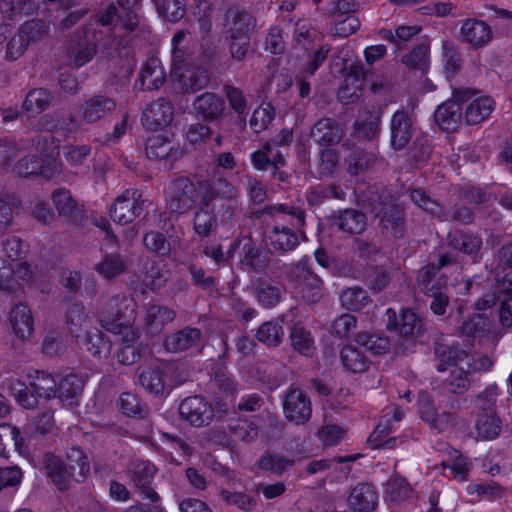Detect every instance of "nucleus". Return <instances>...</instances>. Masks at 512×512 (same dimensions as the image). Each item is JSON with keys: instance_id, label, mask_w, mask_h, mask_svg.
<instances>
[{"instance_id": "1", "label": "nucleus", "mask_w": 512, "mask_h": 512, "mask_svg": "<svg viewBox=\"0 0 512 512\" xmlns=\"http://www.w3.org/2000/svg\"><path fill=\"white\" fill-rule=\"evenodd\" d=\"M437 355L441 362L438 366V370H449L452 378V391L456 393H460L461 390L467 386V374L470 371H487L493 365L492 360L488 357H481L475 361L470 355L464 352L449 349L447 353V360L449 363L445 366L444 362L446 360V352L438 349Z\"/></svg>"}, {"instance_id": "2", "label": "nucleus", "mask_w": 512, "mask_h": 512, "mask_svg": "<svg viewBox=\"0 0 512 512\" xmlns=\"http://www.w3.org/2000/svg\"><path fill=\"white\" fill-rule=\"evenodd\" d=\"M55 384V379L51 375L42 373L33 383V389L47 399L58 397L64 405L73 406L82 391V379L76 375H69L61 380L57 389H54Z\"/></svg>"}, {"instance_id": "3", "label": "nucleus", "mask_w": 512, "mask_h": 512, "mask_svg": "<svg viewBox=\"0 0 512 512\" xmlns=\"http://www.w3.org/2000/svg\"><path fill=\"white\" fill-rule=\"evenodd\" d=\"M281 220L286 224H277L269 236L270 245L274 250L288 251L294 249L303 239L304 235L299 231L304 223L303 212L295 209L291 213L283 214Z\"/></svg>"}, {"instance_id": "4", "label": "nucleus", "mask_w": 512, "mask_h": 512, "mask_svg": "<svg viewBox=\"0 0 512 512\" xmlns=\"http://www.w3.org/2000/svg\"><path fill=\"white\" fill-rule=\"evenodd\" d=\"M76 459L69 460L67 465L54 456H49L46 459V469L49 476L60 488H65V483L69 477H74L77 481L83 480L89 473V463L87 457L80 450H75Z\"/></svg>"}, {"instance_id": "5", "label": "nucleus", "mask_w": 512, "mask_h": 512, "mask_svg": "<svg viewBox=\"0 0 512 512\" xmlns=\"http://www.w3.org/2000/svg\"><path fill=\"white\" fill-rule=\"evenodd\" d=\"M173 195L168 201L169 208L176 213H184L193 205L201 206L208 198H214L208 186H196L188 180H180L173 186Z\"/></svg>"}, {"instance_id": "6", "label": "nucleus", "mask_w": 512, "mask_h": 512, "mask_svg": "<svg viewBox=\"0 0 512 512\" xmlns=\"http://www.w3.org/2000/svg\"><path fill=\"white\" fill-rule=\"evenodd\" d=\"M9 324L15 345H22L31 340L34 331V318L27 305L19 303L11 309Z\"/></svg>"}, {"instance_id": "7", "label": "nucleus", "mask_w": 512, "mask_h": 512, "mask_svg": "<svg viewBox=\"0 0 512 512\" xmlns=\"http://www.w3.org/2000/svg\"><path fill=\"white\" fill-rule=\"evenodd\" d=\"M458 94H460L461 107L465 105L464 120L469 125L485 121L495 108L494 101L488 96H476L461 91Z\"/></svg>"}, {"instance_id": "8", "label": "nucleus", "mask_w": 512, "mask_h": 512, "mask_svg": "<svg viewBox=\"0 0 512 512\" xmlns=\"http://www.w3.org/2000/svg\"><path fill=\"white\" fill-rule=\"evenodd\" d=\"M179 412L184 420L195 426L208 424L213 417L211 406L198 396L183 400Z\"/></svg>"}, {"instance_id": "9", "label": "nucleus", "mask_w": 512, "mask_h": 512, "mask_svg": "<svg viewBox=\"0 0 512 512\" xmlns=\"http://www.w3.org/2000/svg\"><path fill=\"white\" fill-rule=\"evenodd\" d=\"M462 107L460 103V94H453V97L446 102L440 104L435 113V123L446 131L455 130L461 123Z\"/></svg>"}, {"instance_id": "10", "label": "nucleus", "mask_w": 512, "mask_h": 512, "mask_svg": "<svg viewBox=\"0 0 512 512\" xmlns=\"http://www.w3.org/2000/svg\"><path fill=\"white\" fill-rule=\"evenodd\" d=\"M141 210V204L135 191H127L119 197L111 210V217L119 224H128Z\"/></svg>"}, {"instance_id": "11", "label": "nucleus", "mask_w": 512, "mask_h": 512, "mask_svg": "<svg viewBox=\"0 0 512 512\" xmlns=\"http://www.w3.org/2000/svg\"><path fill=\"white\" fill-rule=\"evenodd\" d=\"M31 271L29 265L20 263L15 269L10 262L0 259V292L14 290L21 281L28 279Z\"/></svg>"}, {"instance_id": "12", "label": "nucleus", "mask_w": 512, "mask_h": 512, "mask_svg": "<svg viewBox=\"0 0 512 512\" xmlns=\"http://www.w3.org/2000/svg\"><path fill=\"white\" fill-rule=\"evenodd\" d=\"M284 412L290 421L304 423L311 415L310 402L299 390H291L284 401Z\"/></svg>"}, {"instance_id": "13", "label": "nucleus", "mask_w": 512, "mask_h": 512, "mask_svg": "<svg viewBox=\"0 0 512 512\" xmlns=\"http://www.w3.org/2000/svg\"><path fill=\"white\" fill-rule=\"evenodd\" d=\"M122 307L124 308L123 313L116 316L105 314L101 319V324L104 329L114 334L127 335L126 331L129 330L133 320L134 303L130 299H124Z\"/></svg>"}, {"instance_id": "14", "label": "nucleus", "mask_w": 512, "mask_h": 512, "mask_svg": "<svg viewBox=\"0 0 512 512\" xmlns=\"http://www.w3.org/2000/svg\"><path fill=\"white\" fill-rule=\"evenodd\" d=\"M348 504L354 512H371L377 504L376 492L367 484L358 485L349 495Z\"/></svg>"}, {"instance_id": "15", "label": "nucleus", "mask_w": 512, "mask_h": 512, "mask_svg": "<svg viewBox=\"0 0 512 512\" xmlns=\"http://www.w3.org/2000/svg\"><path fill=\"white\" fill-rule=\"evenodd\" d=\"M172 115V106L169 102L157 101L146 108L143 121L149 129L161 128L171 122Z\"/></svg>"}, {"instance_id": "16", "label": "nucleus", "mask_w": 512, "mask_h": 512, "mask_svg": "<svg viewBox=\"0 0 512 512\" xmlns=\"http://www.w3.org/2000/svg\"><path fill=\"white\" fill-rule=\"evenodd\" d=\"M462 39L475 47L486 45L491 37L490 28L482 21L466 20L461 26Z\"/></svg>"}, {"instance_id": "17", "label": "nucleus", "mask_w": 512, "mask_h": 512, "mask_svg": "<svg viewBox=\"0 0 512 512\" xmlns=\"http://www.w3.org/2000/svg\"><path fill=\"white\" fill-rule=\"evenodd\" d=\"M388 328L397 330L403 336L414 335L420 330V320L413 311L403 310L398 322L393 310H387Z\"/></svg>"}, {"instance_id": "18", "label": "nucleus", "mask_w": 512, "mask_h": 512, "mask_svg": "<svg viewBox=\"0 0 512 512\" xmlns=\"http://www.w3.org/2000/svg\"><path fill=\"white\" fill-rule=\"evenodd\" d=\"M165 79L161 62L157 58L149 59L141 68L140 82L143 90L158 89Z\"/></svg>"}, {"instance_id": "19", "label": "nucleus", "mask_w": 512, "mask_h": 512, "mask_svg": "<svg viewBox=\"0 0 512 512\" xmlns=\"http://www.w3.org/2000/svg\"><path fill=\"white\" fill-rule=\"evenodd\" d=\"M392 145L395 149L403 148L411 137V122L403 112H396L391 123Z\"/></svg>"}, {"instance_id": "20", "label": "nucleus", "mask_w": 512, "mask_h": 512, "mask_svg": "<svg viewBox=\"0 0 512 512\" xmlns=\"http://www.w3.org/2000/svg\"><path fill=\"white\" fill-rule=\"evenodd\" d=\"M212 199L213 198L206 199L195 212L194 230L199 236L209 235L216 226V219L210 204Z\"/></svg>"}, {"instance_id": "21", "label": "nucleus", "mask_w": 512, "mask_h": 512, "mask_svg": "<svg viewBox=\"0 0 512 512\" xmlns=\"http://www.w3.org/2000/svg\"><path fill=\"white\" fill-rule=\"evenodd\" d=\"M200 339V332L197 329H189L175 333L165 340V348L170 352H177L193 347Z\"/></svg>"}, {"instance_id": "22", "label": "nucleus", "mask_w": 512, "mask_h": 512, "mask_svg": "<svg viewBox=\"0 0 512 512\" xmlns=\"http://www.w3.org/2000/svg\"><path fill=\"white\" fill-rule=\"evenodd\" d=\"M146 151L149 157L157 159H166L172 156L174 144L168 136L161 134L153 135L147 141Z\"/></svg>"}, {"instance_id": "23", "label": "nucleus", "mask_w": 512, "mask_h": 512, "mask_svg": "<svg viewBox=\"0 0 512 512\" xmlns=\"http://www.w3.org/2000/svg\"><path fill=\"white\" fill-rule=\"evenodd\" d=\"M174 313L166 308L160 306H152L147 310L145 321L149 333H157L161 330L162 326L172 321Z\"/></svg>"}, {"instance_id": "24", "label": "nucleus", "mask_w": 512, "mask_h": 512, "mask_svg": "<svg viewBox=\"0 0 512 512\" xmlns=\"http://www.w3.org/2000/svg\"><path fill=\"white\" fill-rule=\"evenodd\" d=\"M341 361L348 371L354 373H362L368 367L366 358L358 349L352 346H346L341 350Z\"/></svg>"}, {"instance_id": "25", "label": "nucleus", "mask_w": 512, "mask_h": 512, "mask_svg": "<svg viewBox=\"0 0 512 512\" xmlns=\"http://www.w3.org/2000/svg\"><path fill=\"white\" fill-rule=\"evenodd\" d=\"M478 436L482 439H494L500 432V420L491 411L479 416L476 422Z\"/></svg>"}, {"instance_id": "26", "label": "nucleus", "mask_w": 512, "mask_h": 512, "mask_svg": "<svg viewBox=\"0 0 512 512\" xmlns=\"http://www.w3.org/2000/svg\"><path fill=\"white\" fill-rule=\"evenodd\" d=\"M223 102L214 94H204L194 102V108L198 114L203 117H214L223 109Z\"/></svg>"}, {"instance_id": "27", "label": "nucleus", "mask_w": 512, "mask_h": 512, "mask_svg": "<svg viewBox=\"0 0 512 512\" xmlns=\"http://www.w3.org/2000/svg\"><path fill=\"white\" fill-rule=\"evenodd\" d=\"M114 106V103L105 97L93 98L84 107V117L88 121H95L113 110Z\"/></svg>"}, {"instance_id": "28", "label": "nucleus", "mask_w": 512, "mask_h": 512, "mask_svg": "<svg viewBox=\"0 0 512 512\" xmlns=\"http://www.w3.org/2000/svg\"><path fill=\"white\" fill-rule=\"evenodd\" d=\"M338 227L348 233H361L365 227V219L363 214L354 211H344L338 219Z\"/></svg>"}, {"instance_id": "29", "label": "nucleus", "mask_w": 512, "mask_h": 512, "mask_svg": "<svg viewBox=\"0 0 512 512\" xmlns=\"http://www.w3.org/2000/svg\"><path fill=\"white\" fill-rule=\"evenodd\" d=\"M341 304L348 310H359L367 305L368 296L361 288H348L341 294Z\"/></svg>"}, {"instance_id": "30", "label": "nucleus", "mask_w": 512, "mask_h": 512, "mask_svg": "<svg viewBox=\"0 0 512 512\" xmlns=\"http://www.w3.org/2000/svg\"><path fill=\"white\" fill-rule=\"evenodd\" d=\"M403 62L410 69L425 72L429 67V48L425 45L415 48L403 58Z\"/></svg>"}, {"instance_id": "31", "label": "nucleus", "mask_w": 512, "mask_h": 512, "mask_svg": "<svg viewBox=\"0 0 512 512\" xmlns=\"http://www.w3.org/2000/svg\"><path fill=\"white\" fill-rule=\"evenodd\" d=\"M9 390L17 403L23 408H33L37 405V398L27 392L26 385L18 379L10 382Z\"/></svg>"}, {"instance_id": "32", "label": "nucleus", "mask_w": 512, "mask_h": 512, "mask_svg": "<svg viewBox=\"0 0 512 512\" xmlns=\"http://www.w3.org/2000/svg\"><path fill=\"white\" fill-rule=\"evenodd\" d=\"M13 444L15 449L19 452L22 451V444L19 438L18 430L9 425V424H1L0 425V455H7V446L9 444Z\"/></svg>"}, {"instance_id": "33", "label": "nucleus", "mask_w": 512, "mask_h": 512, "mask_svg": "<svg viewBox=\"0 0 512 512\" xmlns=\"http://www.w3.org/2000/svg\"><path fill=\"white\" fill-rule=\"evenodd\" d=\"M274 117V109L270 104H263L258 107L250 120V126L255 132L264 130Z\"/></svg>"}, {"instance_id": "34", "label": "nucleus", "mask_w": 512, "mask_h": 512, "mask_svg": "<svg viewBox=\"0 0 512 512\" xmlns=\"http://www.w3.org/2000/svg\"><path fill=\"white\" fill-rule=\"evenodd\" d=\"M283 331L277 323L268 322L259 327L257 338L267 345H277L281 342Z\"/></svg>"}, {"instance_id": "35", "label": "nucleus", "mask_w": 512, "mask_h": 512, "mask_svg": "<svg viewBox=\"0 0 512 512\" xmlns=\"http://www.w3.org/2000/svg\"><path fill=\"white\" fill-rule=\"evenodd\" d=\"M40 25L38 23H30L25 25L23 31L14 36L7 46V56L11 59H15L20 56L25 49L26 43L24 41L23 33H32L34 30H39Z\"/></svg>"}, {"instance_id": "36", "label": "nucleus", "mask_w": 512, "mask_h": 512, "mask_svg": "<svg viewBox=\"0 0 512 512\" xmlns=\"http://www.w3.org/2000/svg\"><path fill=\"white\" fill-rule=\"evenodd\" d=\"M158 11L169 21H177L184 14V5L181 0H162L161 3L158 0H154Z\"/></svg>"}, {"instance_id": "37", "label": "nucleus", "mask_w": 512, "mask_h": 512, "mask_svg": "<svg viewBox=\"0 0 512 512\" xmlns=\"http://www.w3.org/2000/svg\"><path fill=\"white\" fill-rule=\"evenodd\" d=\"M141 385L154 394H160L164 391L165 382L162 374L157 370H147L140 375Z\"/></svg>"}, {"instance_id": "38", "label": "nucleus", "mask_w": 512, "mask_h": 512, "mask_svg": "<svg viewBox=\"0 0 512 512\" xmlns=\"http://www.w3.org/2000/svg\"><path fill=\"white\" fill-rule=\"evenodd\" d=\"M84 345L94 356L109 353L110 343L105 341L99 331L93 330L87 334Z\"/></svg>"}, {"instance_id": "39", "label": "nucleus", "mask_w": 512, "mask_h": 512, "mask_svg": "<svg viewBox=\"0 0 512 512\" xmlns=\"http://www.w3.org/2000/svg\"><path fill=\"white\" fill-rule=\"evenodd\" d=\"M252 162L255 168L265 169L269 165H278L283 162L282 158L273 153L270 145L264 147L263 150L256 151L252 155Z\"/></svg>"}, {"instance_id": "40", "label": "nucleus", "mask_w": 512, "mask_h": 512, "mask_svg": "<svg viewBox=\"0 0 512 512\" xmlns=\"http://www.w3.org/2000/svg\"><path fill=\"white\" fill-rule=\"evenodd\" d=\"M49 93L43 89L31 91L24 102V106L28 112L38 113L42 111L49 103Z\"/></svg>"}, {"instance_id": "41", "label": "nucleus", "mask_w": 512, "mask_h": 512, "mask_svg": "<svg viewBox=\"0 0 512 512\" xmlns=\"http://www.w3.org/2000/svg\"><path fill=\"white\" fill-rule=\"evenodd\" d=\"M293 347L304 355L311 353L313 341L310 334L301 327H295L291 333Z\"/></svg>"}, {"instance_id": "42", "label": "nucleus", "mask_w": 512, "mask_h": 512, "mask_svg": "<svg viewBox=\"0 0 512 512\" xmlns=\"http://www.w3.org/2000/svg\"><path fill=\"white\" fill-rule=\"evenodd\" d=\"M97 271L105 278H110L118 275L124 269L123 262L116 255L105 257L98 265Z\"/></svg>"}, {"instance_id": "43", "label": "nucleus", "mask_w": 512, "mask_h": 512, "mask_svg": "<svg viewBox=\"0 0 512 512\" xmlns=\"http://www.w3.org/2000/svg\"><path fill=\"white\" fill-rule=\"evenodd\" d=\"M154 473H155L154 465H152L148 462L137 463L133 469V474H134L133 481L136 486L144 487L152 480Z\"/></svg>"}, {"instance_id": "44", "label": "nucleus", "mask_w": 512, "mask_h": 512, "mask_svg": "<svg viewBox=\"0 0 512 512\" xmlns=\"http://www.w3.org/2000/svg\"><path fill=\"white\" fill-rule=\"evenodd\" d=\"M390 428L385 424H379L369 436L368 442L372 448L393 447V440L387 439Z\"/></svg>"}, {"instance_id": "45", "label": "nucleus", "mask_w": 512, "mask_h": 512, "mask_svg": "<svg viewBox=\"0 0 512 512\" xmlns=\"http://www.w3.org/2000/svg\"><path fill=\"white\" fill-rule=\"evenodd\" d=\"M447 466L450 468L455 478L460 481H464L466 479V474L469 470V463L467 459L457 451L453 452Z\"/></svg>"}, {"instance_id": "46", "label": "nucleus", "mask_w": 512, "mask_h": 512, "mask_svg": "<svg viewBox=\"0 0 512 512\" xmlns=\"http://www.w3.org/2000/svg\"><path fill=\"white\" fill-rule=\"evenodd\" d=\"M359 342L375 355L383 354L389 349V341L376 335L365 336V339L361 336Z\"/></svg>"}, {"instance_id": "47", "label": "nucleus", "mask_w": 512, "mask_h": 512, "mask_svg": "<svg viewBox=\"0 0 512 512\" xmlns=\"http://www.w3.org/2000/svg\"><path fill=\"white\" fill-rule=\"evenodd\" d=\"M52 200L60 214H70L74 209V201L69 191H56L52 196Z\"/></svg>"}, {"instance_id": "48", "label": "nucleus", "mask_w": 512, "mask_h": 512, "mask_svg": "<svg viewBox=\"0 0 512 512\" xmlns=\"http://www.w3.org/2000/svg\"><path fill=\"white\" fill-rule=\"evenodd\" d=\"M319 439L326 445H335L344 437V430L336 425H325L319 433Z\"/></svg>"}, {"instance_id": "49", "label": "nucleus", "mask_w": 512, "mask_h": 512, "mask_svg": "<svg viewBox=\"0 0 512 512\" xmlns=\"http://www.w3.org/2000/svg\"><path fill=\"white\" fill-rule=\"evenodd\" d=\"M356 326L355 318L350 314H344L338 317L333 323V331L343 337L349 335Z\"/></svg>"}, {"instance_id": "50", "label": "nucleus", "mask_w": 512, "mask_h": 512, "mask_svg": "<svg viewBox=\"0 0 512 512\" xmlns=\"http://www.w3.org/2000/svg\"><path fill=\"white\" fill-rule=\"evenodd\" d=\"M22 473L17 467L0 468V490L21 482Z\"/></svg>"}, {"instance_id": "51", "label": "nucleus", "mask_w": 512, "mask_h": 512, "mask_svg": "<svg viewBox=\"0 0 512 512\" xmlns=\"http://www.w3.org/2000/svg\"><path fill=\"white\" fill-rule=\"evenodd\" d=\"M249 39L246 34L233 36L230 44V50L233 58L241 60L245 57L248 51Z\"/></svg>"}, {"instance_id": "52", "label": "nucleus", "mask_w": 512, "mask_h": 512, "mask_svg": "<svg viewBox=\"0 0 512 512\" xmlns=\"http://www.w3.org/2000/svg\"><path fill=\"white\" fill-rule=\"evenodd\" d=\"M419 409L422 419H424L426 422L430 423L431 425L442 429L441 424L437 422V419L435 418L434 413V407L430 401V399L427 396H421L419 399Z\"/></svg>"}, {"instance_id": "53", "label": "nucleus", "mask_w": 512, "mask_h": 512, "mask_svg": "<svg viewBox=\"0 0 512 512\" xmlns=\"http://www.w3.org/2000/svg\"><path fill=\"white\" fill-rule=\"evenodd\" d=\"M234 433L238 438L244 441H251L257 436V429L252 423L246 420H241L234 427Z\"/></svg>"}, {"instance_id": "54", "label": "nucleus", "mask_w": 512, "mask_h": 512, "mask_svg": "<svg viewBox=\"0 0 512 512\" xmlns=\"http://www.w3.org/2000/svg\"><path fill=\"white\" fill-rule=\"evenodd\" d=\"M143 241H144V245L152 251L161 252V251H165V249H166L165 238L162 234H160L158 232L147 233L144 236Z\"/></svg>"}, {"instance_id": "55", "label": "nucleus", "mask_w": 512, "mask_h": 512, "mask_svg": "<svg viewBox=\"0 0 512 512\" xmlns=\"http://www.w3.org/2000/svg\"><path fill=\"white\" fill-rule=\"evenodd\" d=\"M257 298L262 305L270 307L277 303L279 294L275 288L266 286L258 290Z\"/></svg>"}, {"instance_id": "56", "label": "nucleus", "mask_w": 512, "mask_h": 512, "mask_svg": "<svg viewBox=\"0 0 512 512\" xmlns=\"http://www.w3.org/2000/svg\"><path fill=\"white\" fill-rule=\"evenodd\" d=\"M118 406L123 414L132 415L138 412L137 400L134 395L125 393L118 400Z\"/></svg>"}, {"instance_id": "57", "label": "nucleus", "mask_w": 512, "mask_h": 512, "mask_svg": "<svg viewBox=\"0 0 512 512\" xmlns=\"http://www.w3.org/2000/svg\"><path fill=\"white\" fill-rule=\"evenodd\" d=\"M419 32V28L416 26H401L398 27L394 34H389L388 38L396 43L408 41L412 36Z\"/></svg>"}, {"instance_id": "58", "label": "nucleus", "mask_w": 512, "mask_h": 512, "mask_svg": "<svg viewBox=\"0 0 512 512\" xmlns=\"http://www.w3.org/2000/svg\"><path fill=\"white\" fill-rule=\"evenodd\" d=\"M204 80L203 76L196 70L187 69L184 74L181 75V82L189 90L197 89L200 82Z\"/></svg>"}, {"instance_id": "59", "label": "nucleus", "mask_w": 512, "mask_h": 512, "mask_svg": "<svg viewBox=\"0 0 512 512\" xmlns=\"http://www.w3.org/2000/svg\"><path fill=\"white\" fill-rule=\"evenodd\" d=\"M359 27V22L354 17H347L335 26V32L341 36H348L355 32Z\"/></svg>"}, {"instance_id": "60", "label": "nucleus", "mask_w": 512, "mask_h": 512, "mask_svg": "<svg viewBox=\"0 0 512 512\" xmlns=\"http://www.w3.org/2000/svg\"><path fill=\"white\" fill-rule=\"evenodd\" d=\"M481 239L475 235H463L461 237V242L459 243L461 249L468 253L472 254L479 250L481 247Z\"/></svg>"}, {"instance_id": "61", "label": "nucleus", "mask_w": 512, "mask_h": 512, "mask_svg": "<svg viewBox=\"0 0 512 512\" xmlns=\"http://www.w3.org/2000/svg\"><path fill=\"white\" fill-rule=\"evenodd\" d=\"M443 48L445 49L444 54V67L448 73H453L459 67V59L457 54L453 51L452 48H448L446 43L443 44Z\"/></svg>"}, {"instance_id": "62", "label": "nucleus", "mask_w": 512, "mask_h": 512, "mask_svg": "<svg viewBox=\"0 0 512 512\" xmlns=\"http://www.w3.org/2000/svg\"><path fill=\"white\" fill-rule=\"evenodd\" d=\"M226 501L229 504H234L243 510H249L253 506V500L249 496L242 493L229 494L226 497Z\"/></svg>"}, {"instance_id": "63", "label": "nucleus", "mask_w": 512, "mask_h": 512, "mask_svg": "<svg viewBox=\"0 0 512 512\" xmlns=\"http://www.w3.org/2000/svg\"><path fill=\"white\" fill-rule=\"evenodd\" d=\"M497 281L505 290H512V262L505 264L497 273Z\"/></svg>"}, {"instance_id": "64", "label": "nucleus", "mask_w": 512, "mask_h": 512, "mask_svg": "<svg viewBox=\"0 0 512 512\" xmlns=\"http://www.w3.org/2000/svg\"><path fill=\"white\" fill-rule=\"evenodd\" d=\"M181 512H209L206 504L200 500H185L180 505Z\"/></svg>"}]
</instances>
